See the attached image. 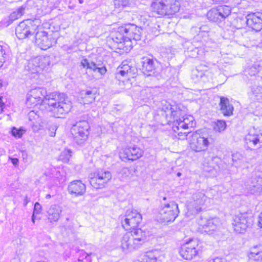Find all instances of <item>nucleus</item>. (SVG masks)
Wrapping results in <instances>:
<instances>
[{"label": "nucleus", "instance_id": "nucleus-44", "mask_svg": "<svg viewBox=\"0 0 262 262\" xmlns=\"http://www.w3.org/2000/svg\"><path fill=\"white\" fill-rule=\"evenodd\" d=\"M258 72L257 68L256 66H252L245 70V73L246 75L250 76H254Z\"/></svg>", "mask_w": 262, "mask_h": 262}, {"label": "nucleus", "instance_id": "nucleus-52", "mask_svg": "<svg viewBox=\"0 0 262 262\" xmlns=\"http://www.w3.org/2000/svg\"><path fill=\"white\" fill-rule=\"evenodd\" d=\"M208 27L207 26H202L200 28V31L201 32H208Z\"/></svg>", "mask_w": 262, "mask_h": 262}, {"label": "nucleus", "instance_id": "nucleus-59", "mask_svg": "<svg viewBox=\"0 0 262 262\" xmlns=\"http://www.w3.org/2000/svg\"><path fill=\"white\" fill-rule=\"evenodd\" d=\"M32 221L34 224L35 223V220L34 219L32 218Z\"/></svg>", "mask_w": 262, "mask_h": 262}, {"label": "nucleus", "instance_id": "nucleus-17", "mask_svg": "<svg viewBox=\"0 0 262 262\" xmlns=\"http://www.w3.org/2000/svg\"><path fill=\"white\" fill-rule=\"evenodd\" d=\"M247 25L256 31L262 30V13L257 12L249 14L246 16Z\"/></svg>", "mask_w": 262, "mask_h": 262}, {"label": "nucleus", "instance_id": "nucleus-23", "mask_svg": "<svg viewBox=\"0 0 262 262\" xmlns=\"http://www.w3.org/2000/svg\"><path fill=\"white\" fill-rule=\"evenodd\" d=\"M219 105L220 110L224 116H230L232 115L234 107L227 98L221 97Z\"/></svg>", "mask_w": 262, "mask_h": 262}, {"label": "nucleus", "instance_id": "nucleus-55", "mask_svg": "<svg viewBox=\"0 0 262 262\" xmlns=\"http://www.w3.org/2000/svg\"><path fill=\"white\" fill-rule=\"evenodd\" d=\"M35 214H36V213L33 212L32 218L34 219V220H35Z\"/></svg>", "mask_w": 262, "mask_h": 262}, {"label": "nucleus", "instance_id": "nucleus-26", "mask_svg": "<svg viewBox=\"0 0 262 262\" xmlns=\"http://www.w3.org/2000/svg\"><path fill=\"white\" fill-rule=\"evenodd\" d=\"M81 64L83 68H86L94 72H98L101 75H104L107 71L104 66L100 67L99 64H96L94 62H89L87 59L82 60Z\"/></svg>", "mask_w": 262, "mask_h": 262}, {"label": "nucleus", "instance_id": "nucleus-8", "mask_svg": "<svg viewBox=\"0 0 262 262\" xmlns=\"http://www.w3.org/2000/svg\"><path fill=\"white\" fill-rule=\"evenodd\" d=\"M36 20L27 19L20 22L15 28V34L19 39L29 37L35 33L38 28Z\"/></svg>", "mask_w": 262, "mask_h": 262}, {"label": "nucleus", "instance_id": "nucleus-18", "mask_svg": "<svg viewBox=\"0 0 262 262\" xmlns=\"http://www.w3.org/2000/svg\"><path fill=\"white\" fill-rule=\"evenodd\" d=\"M156 60L148 57L142 58L141 63L142 71L145 75L147 76H156Z\"/></svg>", "mask_w": 262, "mask_h": 262}, {"label": "nucleus", "instance_id": "nucleus-36", "mask_svg": "<svg viewBox=\"0 0 262 262\" xmlns=\"http://www.w3.org/2000/svg\"><path fill=\"white\" fill-rule=\"evenodd\" d=\"M250 96L253 100L262 103V87L257 86L252 88Z\"/></svg>", "mask_w": 262, "mask_h": 262}, {"label": "nucleus", "instance_id": "nucleus-4", "mask_svg": "<svg viewBox=\"0 0 262 262\" xmlns=\"http://www.w3.org/2000/svg\"><path fill=\"white\" fill-rule=\"evenodd\" d=\"M180 4L177 0H155L150 5V11L158 17L172 15L177 13Z\"/></svg>", "mask_w": 262, "mask_h": 262}, {"label": "nucleus", "instance_id": "nucleus-25", "mask_svg": "<svg viewBox=\"0 0 262 262\" xmlns=\"http://www.w3.org/2000/svg\"><path fill=\"white\" fill-rule=\"evenodd\" d=\"M251 193L256 195H262V178H252L249 184Z\"/></svg>", "mask_w": 262, "mask_h": 262}, {"label": "nucleus", "instance_id": "nucleus-57", "mask_svg": "<svg viewBox=\"0 0 262 262\" xmlns=\"http://www.w3.org/2000/svg\"><path fill=\"white\" fill-rule=\"evenodd\" d=\"M78 1L80 4H82L83 3V0H78Z\"/></svg>", "mask_w": 262, "mask_h": 262}, {"label": "nucleus", "instance_id": "nucleus-7", "mask_svg": "<svg viewBox=\"0 0 262 262\" xmlns=\"http://www.w3.org/2000/svg\"><path fill=\"white\" fill-rule=\"evenodd\" d=\"M253 223V214L251 212H246L236 214L233 220L232 226L234 230L238 233L245 232L247 228Z\"/></svg>", "mask_w": 262, "mask_h": 262}, {"label": "nucleus", "instance_id": "nucleus-31", "mask_svg": "<svg viewBox=\"0 0 262 262\" xmlns=\"http://www.w3.org/2000/svg\"><path fill=\"white\" fill-rule=\"evenodd\" d=\"M96 90L95 89L83 91L81 92L82 98L84 99L85 103H91L96 98Z\"/></svg>", "mask_w": 262, "mask_h": 262}, {"label": "nucleus", "instance_id": "nucleus-48", "mask_svg": "<svg viewBox=\"0 0 262 262\" xmlns=\"http://www.w3.org/2000/svg\"><path fill=\"white\" fill-rule=\"evenodd\" d=\"M199 50L198 48H195L190 51V54L189 55L192 58H195L198 57L199 54Z\"/></svg>", "mask_w": 262, "mask_h": 262}, {"label": "nucleus", "instance_id": "nucleus-16", "mask_svg": "<svg viewBox=\"0 0 262 262\" xmlns=\"http://www.w3.org/2000/svg\"><path fill=\"white\" fill-rule=\"evenodd\" d=\"M199 231L202 232H206L209 234L212 233V231H215L220 225V222L217 218H213L209 220H206L203 221L202 219L199 221Z\"/></svg>", "mask_w": 262, "mask_h": 262}, {"label": "nucleus", "instance_id": "nucleus-10", "mask_svg": "<svg viewBox=\"0 0 262 262\" xmlns=\"http://www.w3.org/2000/svg\"><path fill=\"white\" fill-rule=\"evenodd\" d=\"M89 178L91 185L97 189L104 187V184L112 178V174L108 171L99 170L90 173Z\"/></svg>", "mask_w": 262, "mask_h": 262}, {"label": "nucleus", "instance_id": "nucleus-35", "mask_svg": "<svg viewBox=\"0 0 262 262\" xmlns=\"http://www.w3.org/2000/svg\"><path fill=\"white\" fill-rule=\"evenodd\" d=\"M131 71V67L127 64L126 61H123L117 69V77L119 75L123 77L127 76L128 74L132 72Z\"/></svg>", "mask_w": 262, "mask_h": 262}, {"label": "nucleus", "instance_id": "nucleus-5", "mask_svg": "<svg viewBox=\"0 0 262 262\" xmlns=\"http://www.w3.org/2000/svg\"><path fill=\"white\" fill-rule=\"evenodd\" d=\"M166 198H163L158 215V220L161 223L173 222L179 213L178 205L174 202H166Z\"/></svg>", "mask_w": 262, "mask_h": 262}, {"label": "nucleus", "instance_id": "nucleus-20", "mask_svg": "<svg viewBox=\"0 0 262 262\" xmlns=\"http://www.w3.org/2000/svg\"><path fill=\"white\" fill-rule=\"evenodd\" d=\"M181 255L186 259H191L198 254L195 245L192 243H187L184 244L181 248L180 251Z\"/></svg>", "mask_w": 262, "mask_h": 262}, {"label": "nucleus", "instance_id": "nucleus-24", "mask_svg": "<svg viewBox=\"0 0 262 262\" xmlns=\"http://www.w3.org/2000/svg\"><path fill=\"white\" fill-rule=\"evenodd\" d=\"M26 8L27 5L24 4L13 11L9 16L8 20L6 21H4L5 26L7 27L9 26L14 21L21 17L25 14Z\"/></svg>", "mask_w": 262, "mask_h": 262}, {"label": "nucleus", "instance_id": "nucleus-60", "mask_svg": "<svg viewBox=\"0 0 262 262\" xmlns=\"http://www.w3.org/2000/svg\"><path fill=\"white\" fill-rule=\"evenodd\" d=\"M46 196L49 197V196H51V195H50V194H47L46 195Z\"/></svg>", "mask_w": 262, "mask_h": 262}, {"label": "nucleus", "instance_id": "nucleus-39", "mask_svg": "<svg viewBox=\"0 0 262 262\" xmlns=\"http://www.w3.org/2000/svg\"><path fill=\"white\" fill-rule=\"evenodd\" d=\"M72 156V151L70 149H64L59 156V160L64 163L69 162L70 158Z\"/></svg>", "mask_w": 262, "mask_h": 262}, {"label": "nucleus", "instance_id": "nucleus-21", "mask_svg": "<svg viewBox=\"0 0 262 262\" xmlns=\"http://www.w3.org/2000/svg\"><path fill=\"white\" fill-rule=\"evenodd\" d=\"M85 185L80 180H74L69 185L68 190L71 194L82 195L85 192Z\"/></svg>", "mask_w": 262, "mask_h": 262}, {"label": "nucleus", "instance_id": "nucleus-1", "mask_svg": "<svg viewBox=\"0 0 262 262\" xmlns=\"http://www.w3.org/2000/svg\"><path fill=\"white\" fill-rule=\"evenodd\" d=\"M26 104L31 108L42 103L47 104L49 111L56 118H63L72 108V103L64 93L53 92L47 95L46 90L36 88L31 90L27 94Z\"/></svg>", "mask_w": 262, "mask_h": 262}, {"label": "nucleus", "instance_id": "nucleus-28", "mask_svg": "<svg viewBox=\"0 0 262 262\" xmlns=\"http://www.w3.org/2000/svg\"><path fill=\"white\" fill-rule=\"evenodd\" d=\"M214 158L208 156L206 158L203 163V169L204 171L211 173L214 175L216 172L215 167L216 166V163L214 162Z\"/></svg>", "mask_w": 262, "mask_h": 262}, {"label": "nucleus", "instance_id": "nucleus-3", "mask_svg": "<svg viewBox=\"0 0 262 262\" xmlns=\"http://www.w3.org/2000/svg\"><path fill=\"white\" fill-rule=\"evenodd\" d=\"M182 107L181 105L174 103L166 104L162 108L168 122H173L172 129L174 132L181 128L185 129L188 128L189 126H192L193 117H185Z\"/></svg>", "mask_w": 262, "mask_h": 262}, {"label": "nucleus", "instance_id": "nucleus-56", "mask_svg": "<svg viewBox=\"0 0 262 262\" xmlns=\"http://www.w3.org/2000/svg\"><path fill=\"white\" fill-rule=\"evenodd\" d=\"M3 85V82L2 80L0 79V88H1Z\"/></svg>", "mask_w": 262, "mask_h": 262}, {"label": "nucleus", "instance_id": "nucleus-58", "mask_svg": "<svg viewBox=\"0 0 262 262\" xmlns=\"http://www.w3.org/2000/svg\"><path fill=\"white\" fill-rule=\"evenodd\" d=\"M181 175V173L180 172H178L177 173V176H179V177Z\"/></svg>", "mask_w": 262, "mask_h": 262}, {"label": "nucleus", "instance_id": "nucleus-15", "mask_svg": "<svg viewBox=\"0 0 262 262\" xmlns=\"http://www.w3.org/2000/svg\"><path fill=\"white\" fill-rule=\"evenodd\" d=\"M143 154V150L136 145L127 146L120 152V157L122 161H135L141 158Z\"/></svg>", "mask_w": 262, "mask_h": 262}, {"label": "nucleus", "instance_id": "nucleus-42", "mask_svg": "<svg viewBox=\"0 0 262 262\" xmlns=\"http://www.w3.org/2000/svg\"><path fill=\"white\" fill-rule=\"evenodd\" d=\"M25 132L26 130L22 128H17L15 127H13L11 130L12 135L16 138H21Z\"/></svg>", "mask_w": 262, "mask_h": 262}, {"label": "nucleus", "instance_id": "nucleus-14", "mask_svg": "<svg viewBox=\"0 0 262 262\" xmlns=\"http://www.w3.org/2000/svg\"><path fill=\"white\" fill-rule=\"evenodd\" d=\"M210 198H190L186 205L188 212L191 214L198 213L204 209L206 203L210 202Z\"/></svg>", "mask_w": 262, "mask_h": 262}, {"label": "nucleus", "instance_id": "nucleus-9", "mask_svg": "<svg viewBox=\"0 0 262 262\" xmlns=\"http://www.w3.org/2000/svg\"><path fill=\"white\" fill-rule=\"evenodd\" d=\"M89 128L88 122L84 120L73 125L71 132L74 141L78 144H82L88 138Z\"/></svg>", "mask_w": 262, "mask_h": 262}, {"label": "nucleus", "instance_id": "nucleus-30", "mask_svg": "<svg viewBox=\"0 0 262 262\" xmlns=\"http://www.w3.org/2000/svg\"><path fill=\"white\" fill-rule=\"evenodd\" d=\"M250 259L262 261V246H256L251 249L248 254Z\"/></svg>", "mask_w": 262, "mask_h": 262}, {"label": "nucleus", "instance_id": "nucleus-47", "mask_svg": "<svg viewBox=\"0 0 262 262\" xmlns=\"http://www.w3.org/2000/svg\"><path fill=\"white\" fill-rule=\"evenodd\" d=\"M41 205L36 202L34 205L33 212L36 213V214H39L41 211Z\"/></svg>", "mask_w": 262, "mask_h": 262}, {"label": "nucleus", "instance_id": "nucleus-33", "mask_svg": "<svg viewBox=\"0 0 262 262\" xmlns=\"http://www.w3.org/2000/svg\"><path fill=\"white\" fill-rule=\"evenodd\" d=\"M37 63L39 66V69L41 70L48 69L51 64V58L49 56H39L36 57Z\"/></svg>", "mask_w": 262, "mask_h": 262}, {"label": "nucleus", "instance_id": "nucleus-13", "mask_svg": "<svg viewBox=\"0 0 262 262\" xmlns=\"http://www.w3.org/2000/svg\"><path fill=\"white\" fill-rule=\"evenodd\" d=\"M35 32V44L42 50H47L56 43V41L47 32L39 30L38 28Z\"/></svg>", "mask_w": 262, "mask_h": 262}, {"label": "nucleus", "instance_id": "nucleus-38", "mask_svg": "<svg viewBox=\"0 0 262 262\" xmlns=\"http://www.w3.org/2000/svg\"><path fill=\"white\" fill-rule=\"evenodd\" d=\"M206 69L207 68L205 66L201 65L199 66L196 70L198 73L196 74V76L203 81L205 80V77L208 76V72Z\"/></svg>", "mask_w": 262, "mask_h": 262}, {"label": "nucleus", "instance_id": "nucleus-43", "mask_svg": "<svg viewBox=\"0 0 262 262\" xmlns=\"http://www.w3.org/2000/svg\"><path fill=\"white\" fill-rule=\"evenodd\" d=\"M84 260H85L86 262H91V256L87 253L83 251H80V256L78 258L79 261H82Z\"/></svg>", "mask_w": 262, "mask_h": 262}, {"label": "nucleus", "instance_id": "nucleus-40", "mask_svg": "<svg viewBox=\"0 0 262 262\" xmlns=\"http://www.w3.org/2000/svg\"><path fill=\"white\" fill-rule=\"evenodd\" d=\"M8 58V54L6 49L4 47L0 46V67H2L3 64L6 62Z\"/></svg>", "mask_w": 262, "mask_h": 262}, {"label": "nucleus", "instance_id": "nucleus-27", "mask_svg": "<svg viewBox=\"0 0 262 262\" xmlns=\"http://www.w3.org/2000/svg\"><path fill=\"white\" fill-rule=\"evenodd\" d=\"M62 212L61 208L57 205H52L49 208L47 214L48 219L51 222H57Z\"/></svg>", "mask_w": 262, "mask_h": 262}, {"label": "nucleus", "instance_id": "nucleus-50", "mask_svg": "<svg viewBox=\"0 0 262 262\" xmlns=\"http://www.w3.org/2000/svg\"><path fill=\"white\" fill-rule=\"evenodd\" d=\"M210 262H227L224 258L216 257Z\"/></svg>", "mask_w": 262, "mask_h": 262}, {"label": "nucleus", "instance_id": "nucleus-51", "mask_svg": "<svg viewBox=\"0 0 262 262\" xmlns=\"http://www.w3.org/2000/svg\"><path fill=\"white\" fill-rule=\"evenodd\" d=\"M10 160H11V162L14 166L18 165L19 161L17 158H10Z\"/></svg>", "mask_w": 262, "mask_h": 262}, {"label": "nucleus", "instance_id": "nucleus-46", "mask_svg": "<svg viewBox=\"0 0 262 262\" xmlns=\"http://www.w3.org/2000/svg\"><path fill=\"white\" fill-rule=\"evenodd\" d=\"M232 159L233 162H237L243 159V156L241 154L236 152L232 155Z\"/></svg>", "mask_w": 262, "mask_h": 262}, {"label": "nucleus", "instance_id": "nucleus-41", "mask_svg": "<svg viewBox=\"0 0 262 262\" xmlns=\"http://www.w3.org/2000/svg\"><path fill=\"white\" fill-rule=\"evenodd\" d=\"M132 0H115L114 5L116 8H121L128 6Z\"/></svg>", "mask_w": 262, "mask_h": 262}, {"label": "nucleus", "instance_id": "nucleus-12", "mask_svg": "<svg viewBox=\"0 0 262 262\" xmlns=\"http://www.w3.org/2000/svg\"><path fill=\"white\" fill-rule=\"evenodd\" d=\"M142 216L136 210H127L122 217V225L126 230L135 228L140 224Z\"/></svg>", "mask_w": 262, "mask_h": 262}, {"label": "nucleus", "instance_id": "nucleus-34", "mask_svg": "<svg viewBox=\"0 0 262 262\" xmlns=\"http://www.w3.org/2000/svg\"><path fill=\"white\" fill-rule=\"evenodd\" d=\"M38 60H36V57L31 59L28 61L27 66L26 67V69L31 73H39L40 70L39 66L37 63Z\"/></svg>", "mask_w": 262, "mask_h": 262}, {"label": "nucleus", "instance_id": "nucleus-19", "mask_svg": "<svg viewBox=\"0 0 262 262\" xmlns=\"http://www.w3.org/2000/svg\"><path fill=\"white\" fill-rule=\"evenodd\" d=\"M121 247L124 252L131 251L138 246L129 232L124 234L120 239Z\"/></svg>", "mask_w": 262, "mask_h": 262}, {"label": "nucleus", "instance_id": "nucleus-6", "mask_svg": "<svg viewBox=\"0 0 262 262\" xmlns=\"http://www.w3.org/2000/svg\"><path fill=\"white\" fill-rule=\"evenodd\" d=\"M188 136L189 140V147L194 152L205 151L210 145V139L207 134H200L198 132L190 133Z\"/></svg>", "mask_w": 262, "mask_h": 262}, {"label": "nucleus", "instance_id": "nucleus-45", "mask_svg": "<svg viewBox=\"0 0 262 262\" xmlns=\"http://www.w3.org/2000/svg\"><path fill=\"white\" fill-rule=\"evenodd\" d=\"M176 133H178V135L179 136V139H180V140H184V139H186L188 140V144L189 143V140H191V139H189L188 138V135H189V134L190 133H193L194 132H179V130L178 131H177Z\"/></svg>", "mask_w": 262, "mask_h": 262}, {"label": "nucleus", "instance_id": "nucleus-37", "mask_svg": "<svg viewBox=\"0 0 262 262\" xmlns=\"http://www.w3.org/2000/svg\"><path fill=\"white\" fill-rule=\"evenodd\" d=\"M226 123L224 120H218L213 123V129L216 132L221 133L224 131L226 128Z\"/></svg>", "mask_w": 262, "mask_h": 262}, {"label": "nucleus", "instance_id": "nucleus-11", "mask_svg": "<svg viewBox=\"0 0 262 262\" xmlns=\"http://www.w3.org/2000/svg\"><path fill=\"white\" fill-rule=\"evenodd\" d=\"M230 13V7L223 5L210 10L207 14V16L210 21L219 23L225 19Z\"/></svg>", "mask_w": 262, "mask_h": 262}, {"label": "nucleus", "instance_id": "nucleus-61", "mask_svg": "<svg viewBox=\"0 0 262 262\" xmlns=\"http://www.w3.org/2000/svg\"><path fill=\"white\" fill-rule=\"evenodd\" d=\"M27 204V202L26 201V199L25 200V205Z\"/></svg>", "mask_w": 262, "mask_h": 262}, {"label": "nucleus", "instance_id": "nucleus-2", "mask_svg": "<svg viewBox=\"0 0 262 262\" xmlns=\"http://www.w3.org/2000/svg\"><path fill=\"white\" fill-rule=\"evenodd\" d=\"M142 29L133 24H127L119 27L111 34L108 39L112 41L114 47L123 49L125 44L130 42L132 39L139 40L141 37Z\"/></svg>", "mask_w": 262, "mask_h": 262}, {"label": "nucleus", "instance_id": "nucleus-32", "mask_svg": "<svg viewBox=\"0 0 262 262\" xmlns=\"http://www.w3.org/2000/svg\"><path fill=\"white\" fill-rule=\"evenodd\" d=\"M261 135L252 134L249 133L246 136L245 140L246 143L250 146H256L257 144L260 143L261 138Z\"/></svg>", "mask_w": 262, "mask_h": 262}, {"label": "nucleus", "instance_id": "nucleus-49", "mask_svg": "<svg viewBox=\"0 0 262 262\" xmlns=\"http://www.w3.org/2000/svg\"><path fill=\"white\" fill-rule=\"evenodd\" d=\"M57 129V126L55 125L51 126L49 128V135L51 137H54L56 135V130Z\"/></svg>", "mask_w": 262, "mask_h": 262}, {"label": "nucleus", "instance_id": "nucleus-54", "mask_svg": "<svg viewBox=\"0 0 262 262\" xmlns=\"http://www.w3.org/2000/svg\"><path fill=\"white\" fill-rule=\"evenodd\" d=\"M214 4H220L224 2L225 0H212Z\"/></svg>", "mask_w": 262, "mask_h": 262}, {"label": "nucleus", "instance_id": "nucleus-53", "mask_svg": "<svg viewBox=\"0 0 262 262\" xmlns=\"http://www.w3.org/2000/svg\"><path fill=\"white\" fill-rule=\"evenodd\" d=\"M5 104L2 101V98L0 97V114L3 111Z\"/></svg>", "mask_w": 262, "mask_h": 262}, {"label": "nucleus", "instance_id": "nucleus-29", "mask_svg": "<svg viewBox=\"0 0 262 262\" xmlns=\"http://www.w3.org/2000/svg\"><path fill=\"white\" fill-rule=\"evenodd\" d=\"M134 262H161L159 259L158 251L157 250L149 251L144 254L141 259L135 260Z\"/></svg>", "mask_w": 262, "mask_h": 262}, {"label": "nucleus", "instance_id": "nucleus-22", "mask_svg": "<svg viewBox=\"0 0 262 262\" xmlns=\"http://www.w3.org/2000/svg\"><path fill=\"white\" fill-rule=\"evenodd\" d=\"M129 233L132 234L138 247L145 243L148 236V232L141 228H133Z\"/></svg>", "mask_w": 262, "mask_h": 262}]
</instances>
